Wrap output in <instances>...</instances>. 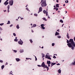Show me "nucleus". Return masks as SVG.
Listing matches in <instances>:
<instances>
[{"mask_svg":"<svg viewBox=\"0 0 75 75\" xmlns=\"http://www.w3.org/2000/svg\"><path fill=\"white\" fill-rule=\"evenodd\" d=\"M67 43H68V44H69V42H70V41H69H69L68 40H67Z\"/></svg>","mask_w":75,"mask_h":75,"instance_id":"24","label":"nucleus"},{"mask_svg":"<svg viewBox=\"0 0 75 75\" xmlns=\"http://www.w3.org/2000/svg\"><path fill=\"white\" fill-rule=\"evenodd\" d=\"M7 8L8 9H10V5H8L7 6Z\"/></svg>","mask_w":75,"mask_h":75,"instance_id":"25","label":"nucleus"},{"mask_svg":"<svg viewBox=\"0 0 75 75\" xmlns=\"http://www.w3.org/2000/svg\"><path fill=\"white\" fill-rule=\"evenodd\" d=\"M42 58H44V57H45V54H43V53L42 54Z\"/></svg>","mask_w":75,"mask_h":75,"instance_id":"13","label":"nucleus"},{"mask_svg":"<svg viewBox=\"0 0 75 75\" xmlns=\"http://www.w3.org/2000/svg\"><path fill=\"white\" fill-rule=\"evenodd\" d=\"M34 16H38V15H37V14L36 13H35L34 14Z\"/></svg>","mask_w":75,"mask_h":75,"instance_id":"32","label":"nucleus"},{"mask_svg":"<svg viewBox=\"0 0 75 75\" xmlns=\"http://www.w3.org/2000/svg\"><path fill=\"white\" fill-rule=\"evenodd\" d=\"M51 64H53V65H55L56 64V63H53V62H51Z\"/></svg>","mask_w":75,"mask_h":75,"instance_id":"16","label":"nucleus"},{"mask_svg":"<svg viewBox=\"0 0 75 75\" xmlns=\"http://www.w3.org/2000/svg\"><path fill=\"white\" fill-rule=\"evenodd\" d=\"M41 5L42 7H45L47 6V4H46V1L45 0H42L41 3H41Z\"/></svg>","mask_w":75,"mask_h":75,"instance_id":"2","label":"nucleus"},{"mask_svg":"<svg viewBox=\"0 0 75 75\" xmlns=\"http://www.w3.org/2000/svg\"><path fill=\"white\" fill-rule=\"evenodd\" d=\"M47 64H51V62L50 61H47Z\"/></svg>","mask_w":75,"mask_h":75,"instance_id":"11","label":"nucleus"},{"mask_svg":"<svg viewBox=\"0 0 75 75\" xmlns=\"http://www.w3.org/2000/svg\"><path fill=\"white\" fill-rule=\"evenodd\" d=\"M14 41L17 42V39H15L14 40Z\"/></svg>","mask_w":75,"mask_h":75,"instance_id":"34","label":"nucleus"},{"mask_svg":"<svg viewBox=\"0 0 75 75\" xmlns=\"http://www.w3.org/2000/svg\"><path fill=\"white\" fill-rule=\"evenodd\" d=\"M65 6V4H64V5H63V6Z\"/></svg>","mask_w":75,"mask_h":75,"instance_id":"63","label":"nucleus"},{"mask_svg":"<svg viewBox=\"0 0 75 75\" xmlns=\"http://www.w3.org/2000/svg\"><path fill=\"white\" fill-rule=\"evenodd\" d=\"M56 1H57V3H58V0H57Z\"/></svg>","mask_w":75,"mask_h":75,"instance_id":"59","label":"nucleus"},{"mask_svg":"<svg viewBox=\"0 0 75 75\" xmlns=\"http://www.w3.org/2000/svg\"><path fill=\"white\" fill-rule=\"evenodd\" d=\"M48 10V9H47V12L46 13V16H47L48 14V12H47V11Z\"/></svg>","mask_w":75,"mask_h":75,"instance_id":"26","label":"nucleus"},{"mask_svg":"<svg viewBox=\"0 0 75 75\" xmlns=\"http://www.w3.org/2000/svg\"><path fill=\"white\" fill-rule=\"evenodd\" d=\"M12 26H13V24H11V25L10 26V27H12Z\"/></svg>","mask_w":75,"mask_h":75,"instance_id":"51","label":"nucleus"},{"mask_svg":"<svg viewBox=\"0 0 75 75\" xmlns=\"http://www.w3.org/2000/svg\"><path fill=\"white\" fill-rule=\"evenodd\" d=\"M10 23V21H8V22L7 23V24H9Z\"/></svg>","mask_w":75,"mask_h":75,"instance_id":"28","label":"nucleus"},{"mask_svg":"<svg viewBox=\"0 0 75 75\" xmlns=\"http://www.w3.org/2000/svg\"><path fill=\"white\" fill-rule=\"evenodd\" d=\"M16 60L17 62H18L19 61H20V59L19 58H16Z\"/></svg>","mask_w":75,"mask_h":75,"instance_id":"10","label":"nucleus"},{"mask_svg":"<svg viewBox=\"0 0 75 75\" xmlns=\"http://www.w3.org/2000/svg\"><path fill=\"white\" fill-rule=\"evenodd\" d=\"M12 72V71H11L10 72V73L9 74L11 75V74H12V73H11Z\"/></svg>","mask_w":75,"mask_h":75,"instance_id":"44","label":"nucleus"},{"mask_svg":"<svg viewBox=\"0 0 75 75\" xmlns=\"http://www.w3.org/2000/svg\"><path fill=\"white\" fill-rule=\"evenodd\" d=\"M74 41H75V37L74 38Z\"/></svg>","mask_w":75,"mask_h":75,"instance_id":"58","label":"nucleus"},{"mask_svg":"<svg viewBox=\"0 0 75 75\" xmlns=\"http://www.w3.org/2000/svg\"><path fill=\"white\" fill-rule=\"evenodd\" d=\"M0 40H1V41H2V40H2V39H1V38H0Z\"/></svg>","mask_w":75,"mask_h":75,"instance_id":"61","label":"nucleus"},{"mask_svg":"<svg viewBox=\"0 0 75 75\" xmlns=\"http://www.w3.org/2000/svg\"><path fill=\"white\" fill-rule=\"evenodd\" d=\"M16 28H17V29H19V28H20V27H19L18 24L17 25H16Z\"/></svg>","mask_w":75,"mask_h":75,"instance_id":"14","label":"nucleus"},{"mask_svg":"<svg viewBox=\"0 0 75 75\" xmlns=\"http://www.w3.org/2000/svg\"><path fill=\"white\" fill-rule=\"evenodd\" d=\"M54 45H55V44L54 43H53L52 44V46H54Z\"/></svg>","mask_w":75,"mask_h":75,"instance_id":"39","label":"nucleus"},{"mask_svg":"<svg viewBox=\"0 0 75 75\" xmlns=\"http://www.w3.org/2000/svg\"><path fill=\"white\" fill-rule=\"evenodd\" d=\"M59 30H57V31H59Z\"/></svg>","mask_w":75,"mask_h":75,"instance_id":"62","label":"nucleus"},{"mask_svg":"<svg viewBox=\"0 0 75 75\" xmlns=\"http://www.w3.org/2000/svg\"><path fill=\"white\" fill-rule=\"evenodd\" d=\"M38 67H42L41 65H38Z\"/></svg>","mask_w":75,"mask_h":75,"instance_id":"46","label":"nucleus"},{"mask_svg":"<svg viewBox=\"0 0 75 75\" xmlns=\"http://www.w3.org/2000/svg\"><path fill=\"white\" fill-rule=\"evenodd\" d=\"M33 27H35L37 26V25L34 24L33 25Z\"/></svg>","mask_w":75,"mask_h":75,"instance_id":"17","label":"nucleus"},{"mask_svg":"<svg viewBox=\"0 0 75 75\" xmlns=\"http://www.w3.org/2000/svg\"><path fill=\"white\" fill-rule=\"evenodd\" d=\"M47 59H49L51 60V58L50 57H48L47 58Z\"/></svg>","mask_w":75,"mask_h":75,"instance_id":"29","label":"nucleus"},{"mask_svg":"<svg viewBox=\"0 0 75 75\" xmlns=\"http://www.w3.org/2000/svg\"><path fill=\"white\" fill-rule=\"evenodd\" d=\"M18 43L19 44H20V45H23V42L22 40H19V41L18 42Z\"/></svg>","mask_w":75,"mask_h":75,"instance_id":"5","label":"nucleus"},{"mask_svg":"<svg viewBox=\"0 0 75 75\" xmlns=\"http://www.w3.org/2000/svg\"><path fill=\"white\" fill-rule=\"evenodd\" d=\"M56 7H59V4H56Z\"/></svg>","mask_w":75,"mask_h":75,"instance_id":"18","label":"nucleus"},{"mask_svg":"<svg viewBox=\"0 0 75 75\" xmlns=\"http://www.w3.org/2000/svg\"><path fill=\"white\" fill-rule=\"evenodd\" d=\"M45 63L44 62H43L41 66L42 67L45 68Z\"/></svg>","mask_w":75,"mask_h":75,"instance_id":"6","label":"nucleus"},{"mask_svg":"<svg viewBox=\"0 0 75 75\" xmlns=\"http://www.w3.org/2000/svg\"><path fill=\"white\" fill-rule=\"evenodd\" d=\"M14 52H17V50H14Z\"/></svg>","mask_w":75,"mask_h":75,"instance_id":"45","label":"nucleus"},{"mask_svg":"<svg viewBox=\"0 0 75 75\" xmlns=\"http://www.w3.org/2000/svg\"><path fill=\"white\" fill-rule=\"evenodd\" d=\"M1 68L2 69H3V68H4V65H2L1 66Z\"/></svg>","mask_w":75,"mask_h":75,"instance_id":"15","label":"nucleus"},{"mask_svg":"<svg viewBox=\"0 0 75 75\" xmlns=\"http://www.w3.org/2000/svg\"><path fill=\"white\" fill-rule=\"evenodd\" d=\"M43 13H44V14H46V11L44 10L43 11Z\"/></svg>","mask_w":75,"mask_h":75,"instance_id":"23","label":"nucleus"},{"mask_svg":"<svg viewBox=\"0 0 75 75\" xmlns=\"http://www.w3.org/2000/svg\"><path fill=\"white\" fill-rule=\"evenodd\" d=\"M65 2L66 3H68V0L65 1Z\"/></svg>","mask_w":75,"mask_h":75,"instance_id":"30","label":"nucleus"},{"mask_svg":"<svg viewBox=\"0 0 75 75\" xmlns=\"http://www.w3.org/2000/svg\"><path fill=\"white\" fill-rule=\"evenodd\" d=\"M8 13H9V9H8Z\"/></svg>","mask_w":75,"mask_h":75,"instance_id":"55","label":"nucleus"},{"mask_svg":"<svg viewBox=\"0 0 75 75\" xmlns=\"http://www.w3.org/2000/svg\"><path fill=\"white\" fill-rule=\"evenodd\" d=\"M48 18H50V16H48Z\"/></svg>","mask_w":75,"mask_h":75,"instance_id":"60","label":"nucleus"},{"mask_svg":"<svg viewBox=\"0 0 75 75\" xmlns=\"http://www.w3.org/2000/svg\"><path fill=\"white\" fill-rule=\"evenodd\" d=\"M59 35V33H57V31L56 32L55 35L56 36V35Z\"/></svg>","mask_w":75,"mask_h":75,"instance_id":"9","label":"nucleus"},{"mask_svg":"<svg viewBox=\"0 0 75 75\" xmlns=\"http://www.w3.org/2000/svg\"><path fill=\"white\" fill-rule=\"evenodd\" d=\"M42 7H40L39 8V10L38 11V13H40V12H41V11L42 10Z\"/></svg>","mask_w":75,"mask_h":75,"instance_id":"4","label":"nucleus"},{"mask_svg":"<svg viewBox=\"0 0 75 75\" xmlns=\"http://www.w3.org/2000/svg\"><path fill=\"white\" fill-rule=\"evenodd\" d=\"M30 41L31 42V43H33V40H32V39H31L30 40Z\"/></svg>","mask_w":75,"mask_h":75,"instance_id":"20","label":"nucleus"},{"mask_svg":"<svg viewBox=\"0 0 75 75\" xmlns=\"http://www.w3.org/2000/svg\"><path fill=\"white\" fill-rule=\"evenodd\" d=\"M0 29L1 30H2V28H1V27H0Z\"/></svg>","mask_w":75,"mask_h":75,"instance_id":"56","label":"nucleus"},{"mask_svg":"<svg viewBox=\"0 0 75 75\" xmlns=\"http://www.w3.org/2000/svg\"><path fill=\"white\" fill-rule=\"evenodd\" d=\"M31 31H32V33H34V31H33V30H32Z\"/></svg>","mask_w":75,"mask_h":75,"instance_id":"54","label":"nucleus"},{"mask_svg":"<svg viewBox=\"0 0 75 75\" xmlns=\"http://www.w3.org/2000/svg\"><path fill=\"white\" fill-rule=\"evenodd\" d=\"M6 65H8V63L6 62Z\"/></svg>","mask_w":75,"mask_h":75,"instance_id":"57","label":"nucleus"},{"mask_svg":"<svg viewBox=\"0 0 75 75\" xmlns=\"http://www.w3.org/2000/svg\"><path fill=\"white\" fill-rule=\"evenodd\" d=\"M8 0H7L4 3V4L6 6V5H7L8 4Z\"/></svg>","mask_w":75,"mask_h":75,"instance_id":"7","label":"nucleus"},{"mask_svg":"<svg viewBox=\"0 0 75 75\" xmlns=\"http://www.w3.org/2000/svg\"><path fill=\"white\" fill-rule=\"evenodd\" d=\"M48 56L47 55H46L45 56V58H48Z\"/></svg>","mask_w":75,"mask_h":75,"instance_id":"36","label":"nucleus"},{"mask_svg":"<svg viewBox=\"0 0 75 75\" xmlns=\"http://www.w3.org/2000/svg\"><path fill=\"white\" fill-rule=\"evenodd\" d=\"M24 52V50H21L20 51V52Z\"/></svg>","mask_w":75,"mask_h":75,"instance_id":"21","label":"nucleus"},{"mask_svg":"<svg viewBox=\"0 0 75 75\" xmlns=\"http://www.w3.org/2000/svg\"><path fill=\"white\" fill-rule=\"evenodd\" d=\"M42 19H45V18H42Z\"/></svg>","mask_w":75,"mask_h":75,"instance_id":"64","label":"nucleus"},{"mask_svg":"<svg viewBox=\"0 0 75 75\" xmlns=\"http://www.w3.org/2000/svg\"><path fill=\"white\" fill-rule=\"evenodd\" d=\"M26 9L27 10H28V11L29 10V9H28V7L26 8Z\"/></svg>","mask_w":75,"mask_h":75,"instance_id":"43","label":"nucleus"},{"mask_svg":"<svg viewBox=\"0 0 75 75\" xmlns=\"http://www.w3.org/2000/svg\"><path fill=\"white\" fill-rule=\"evenodd\" d=\"M35 61H37V57H36V56H35Z\"/></svg>","mask_w":75,"mask_h":75,"instance_id":"40","label":"nucleus"},{"mask_svg":"<svg viewBox=\"0 0 75 75\" xmlns=\"http://www.w3.org/2000/svg\"><path fill=\"white\" fill-rule=\"evenodd\" d=\"M43 20H45V21H47V19H43Z\"/></svg>","mask_w":75,"mask_h":75,"instance_id":"49","label":"nucleus"},{"mask_svg":"<svg viewBox=\"0 0 75 75\" xmlns=\"http://www.w3.org/2000/svg\"><path fill=\"white\" fill-rule=\"evenodd\" d=\"M60 22H61V23H63V21L62 20H60Z\"/></svg>","mask_w":75,"mask_h":75,"instance_id":"22","label":"nucleus"},{"mask_svg":"<svg viewBox=\"0 0 75 75\" xmlns=\"http://www.w3.org/2000/svg\"><path fill=\"white\" fill-rule=\"evenodd\" d=\"M0 62H1V63H3V61L2 60H0Z\"/></svg>","mask_w":75,"mask_h":75,"instance_id":"31","label":"nucleus"},{"mask_svg":"<svg viewBox=\"0 0 75 75\" xmlns=\"http://www.w3.org/2000/svg\"><path fill=\"white\" fill-rule=\"evenodd\" d=\"M48 67H47V65H45V68H48Z\"/></svg>","mask_w":75,"mask_h":75,"instance_id":"37","label":"nucleus"},{"mask_svg":"<svg viewBox=\"0 0 75 75\" xmlns=\"http://www.w3.org/2000/svg\"><path fill=\"white\" fill-rule=\"evenodd\" d=\"M47 68V71H48V69H49V67H48Z\"/></svg>","mask_w":75,"mask_h":75,"instance_id":"48","label":"nucleus"},{"mask_svg":"<svg viewBox=\"0 0 75 75\" xmlns=\"http://www.w3.org/2000/svg\"><path fill=\"white\" fill-rule=\"evenodd\" d=\"M40 48H42V49H43V48H44V47L42 46V47H41V46H40Z\"/></svg>","mask_w":75,"mask_h":75,"instance_id":"35","label":"nucleus"},{"mask_svg":"<svg viewBox=\"0 0 75 75\" xmlns=\"http://www.w3.org/2000/svg\"><path fill=\"white\" fill-rule=\"evenodd\" d=\"M13 35H14V36L15 37H16V33H13Z\"/></svg>","mask_w":75,"mask_h":75,"instance_id":"27","label":"nucleus"},{"mask_svg":"<svg viewBox=\"0 0 75 75\" xmlns=\"http://www.w3.org/2000/svg\"><path fill=\"white\" fill-rule=\"evenodd\" d=\"M19 18H20V19H23V18H21V17H18V19H19Z\"/></svg>","mask_w":75,"mask_h":75,"instance_id":"38","label":"nucleus"},{"mask_svg":"<svg viewBox=\"0 0 75 75\" xmlns=\"http://www.w3.org/2000/svg\"><path fill=\"white\" fill-rule=\"evenodd\" d=\"M57 37L58 38H61V36L59 35L57 36Z\"/></svg>","mask_w":75,"mask_h":75,"instance_id":"33","label":"nucleus"},{"mask_svg":"<svg viewBox=\"0 0 75 75\" xmlns=\"http://www.w3.org/2000/svg\"><path fill=\"white\" fill-rule=\"evenodd\" d=\"M3 24H4V23H1L0 24V25H3Z\"/></svg>","mask_w":75,"mask_h":75,"instance_id":"41","label":"nucleus"},{"mask_svg":"<svg viewBox=\"0 0 75 75\" xmlns=\"http://www.w3.org/2000/svg\"><path fill=\"white\" fill-rule=\"evenodd\" d=\"M57 65H60V64H59V63H58L57 64Z\"/></svg>","mask_w":75,"mask_h":75,"instance_id":"50","label":"nucleus"},{"mask_svg":"<svg viewBox=\"0 0 75 75\" xmlns=\"http://www.w3.org/2000/svg\"><path fill=\"white\" fill-rule=\"evenodd\" d=\"M54 10H56V9H57V8L54 7Z\"/></svg>","mask_w":75,"mask_h":75,"instance_id":"52","label":"nucleus"},{"mask_svg":"<svg viewBox=\"0 0 75 75\" xmlns=\"http://www.w3.org/2000/svg\"><path fill=\"white\" fill-rule=\"evenodd\" d=\"M52 66H53V64H51V67H52Z\"/></svg>","mask_w":75,"mask_h":75,"instance_id":"53","label":"nucleus"},{"mask_svg":"<svg viewBox=\"0 0 75 75\" xmlns=\"http://www.w3.org/2000/svg\"><path fill=\"white\" fill-rule=\"evenodd\" d=\"M14 1L13 0H11L9 1V4L10 6H13V2Z\"/></svg>","mask_w":75,"mask_h":75,"instance_id":"3","label":"nucleus"},{"mask_svg":"<svg viewBox=\"0 0 75 75\" xmlns=\"http://www.w3.org/2000/svg\"><path fill=\"white\" fill-rule=\"evenodd\" d=\"M70 42L67 44V45L69 48H71V47L72 45H75V43L74 42V40L73 39H70L69 40Z\"/></svg>","mask_w":75,"mask_h":75,"instance_id":"1","label":"nucleus"},{"mask_svg":"<svg viewBox=\"0 0 75 75\" xmlns=\"http://www.w3.org/2000/svg\"><path fill=\"white\" fill-rule=\"evenodd\" d=\"M67 38L69 39V34H68V33H67Z\"/></svg>","mask_w":75,"mask_h":75,"instance_id":"12","label":"nucleus"},{"mask_svg":"<svg viewBox=\"0 0 75 75\" xmlns=\"http://www.w3.org/2000/svg\"><path fill=\"white\" fill-rule=\"evenodd\" d=\"M44 25L42 24L41 25V26L42 29H45V28L44 27Z\"/></svg>","mask_w":75,"mask_h":75,"instance_id":"8","label":"nucleus"},{"mask_svg":"<svg viewBox=\"0 0 75 75\" xmlns=\"http://www.w3.org/2000/svg\"><path fill=\"white\" fill-rule=\"evenodd\" d=\"M61 70L59 69L58 70V72L59 74H61Z\"/></svg>","mask_w":75,"mask_h":75,"instance_id":"19","label":"nucleus"},{"mask_svg":"<svg viewBox=\"0 0 75 75\" xmlns=\"http://www.w3.org/2000/svg\"><path fill=\"white\" fill-rule=\"evenodd\" d=\"M58 8H56V11H58Z\"/></svg>","mask_w":75,"mask_h":75,"instance_id":"47","label":"nucleus"},{"mask_svg":"<svg viewBox=\"0 0 75 75\" xmlns=\"http://www.w3.org/2000/svg\"><path fill=\"white\" fill-rule=\"evenodd\" d=\"M53 58H54V59H55V58H57V57H55V56H54V57H53Z\"/></svg>","mask_w":75,"mask_h":75,"instance_id":"42","label":"nucleus"}]
</instances>
